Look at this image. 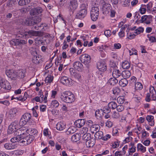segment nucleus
I'll list each match as a JSON object with an SVG mask.
<instances>
[{
    "label": "nucleus",
    "instance_id": "nucleus-39",
    "mask_svg": "<svg viewBox=\"0 0 156 156\" xmlns=\"http://www.w3.org/2000/svg\"><path fill=\"white\" fill-rule=\"evenodd\" d=\"M28 95L27 92H25L24 94V95L23 97L22 96H20L18 97H16L17 100L19 101H25L27 97H28Z\"/></svg>",
    "mask_w": 156,
    "mask_h": 156
},
{
    "label": "nucleus",
    "instance_id": "nucleus-13",
    "mask_svg": "<svg viewBox=\"0 0 156 156\" xmlns=\"http://www.w3.org/2000/svg\"><path fill=\"white\" fill-rule=\"evenodd\" d=\"M80 59L82 62L85 64H87L90 63L91 58L89 55L85 54L81 55Z\"/></svg>",
    "mask_w": 156,
    "mask_h": 156
},
{
    "label": "nucleus",
    "instance_id": "nucleus-56",
    "mask_svg": "<svg viewBox=\"0 0 156 156\" xmlns=\"http://www.w3.org/2000/svg\"><path fill=\"white\" fill-rule=\"evenodd\" d=\"M118 112H121L124 109V107L122 105H119L117 106L116 108Z\"/></svg>",
    "mask_w": 156,
    "mask_h": 156
},
{
    "label": "nucleus",
    "instance_id": "nucleus-25",
    "mask_svg": "<svg viewBox=\"0 0 156 156\" xmlns=\"http://www.w3.org/2000/svg\"><path fill=\"white\" fill-rule=\"evenodd\" d=\"M154 116L151 115H147L146 117V120L149 123V125L152 126L154 125Z\"/></svg>",
    "mask_w": 156,
    "mask_h": 156
},
{
    "label": "nucleus",
    "instance_id": "nucleus-20",
    "mask_svg": "<svg viewBox=\"0 0 156 156\" xmlns=\"http://www.w3.org/2000/svg\"><path fill=\"white\" fill-rule=\"evenodd\" d=\"M86 120L85 119H78L75 122V125L78 128L81 127L85 124Z\"/></svg>",
    "mask_w": 156,
    "mask_h": 156
},
{
    "label": "nucleus",
    "instance_id": "nucleus-21",
    "mask_svg": "<svg viewBox=\"0 0 156 156\" xmlns=\"http://www.w3.org/2000/svg\"><path fill=\"white\" fill-rule=\"evenodd\" d=\"M25 131L23 128H19L15 131V134L16 136H21L22 137L24 136Z\"/></svg>",
    "mask_w": 156,
    "mask_h": 156
},
{
    "label": "nucleus",
    "instance_id": "nucleus-46",
    "mask_svg": "<svg viewBox=\"0 0 156 156\" xmlns=\"http://www.w3.org/2000/svg\"><path fill=\"white\" fill-rule=\"evenodd\" d=\"M21 136H15L12 138L11 140V141L13 143H15L18 142H20V138H21Z\"/></svg>",
    "mask_w": 156,
    "mask_h": 156
},
{
    "label": "nucleus",
    "instance_id": "nucleus-32",
    "mask_svg": "<svg viewBox=\"0 0 156 156\" xmlns=\"http://www.w3.org/2000/svg\"><path fill=\"white\" fill-rule=\"evenodd\" d=\"M131 75V73L129 71L125 70L123 71L122 73V76L126 79L129 78Z\"/></svg>",
    "mask_w": 156,
    "mask_h": 156
},
{
    "label": "nucleus",
    "instance_id": "nucleus-57",
    "mask_svg": "<svg viewBox=\"0 0 156 156\" xmlns=\"http://www.w3.org/2000/svg\"><path fill=\"white\" fill-rule=\"evenodd\" d=\"M131 147L129 149V152L133 153L135 152L136 150V147L134 146V144H131Z\"/></svg>",
    "mask_w": 156,
    "mask_h": 156
},
{
    "label": "nucleus",
    "instance_id": "nucleus-40",
    "mask_svg": "<svg viewBox=\"0 0 156 156\" xmlns=\"http://www.w3.org/2000/svg\"><path fill=\"white\" fill-rule=\"evenodd\" d=\"M143 88V86L142 84L139 82H136L135 85V90H141Z\"/></svg>",
    "mask_w": 156,
    "mask_h": 156
},
{
    "label": "nucleus",
    "instance_id": "nucleus-3",
    "mask_svg": "<svg viewBox=\"0 0 156 156\" xmlns=\"http://www.w3.org/2000/svg\"><path fill=\"white\" fill-rule=\"evenodd\" d=\"M19 122L18 121H15L12 123L9 126L7 130L8 134H11L16 131L20 127Z\"/></svg>",
    "mask_w": 156,
    "mask_h": 156
},
{
    "label": "nucleus",
    "instance_id": "nucleus-4",
    "mask_svg": "<svg viewBox=\"0 0 156 156\" xmlns=\"http://www.w3.org/2000/svg\"><path fill=\"white\" fill-rule=\"evenodd\" d=\"M23 35L24 38H29L31 36H41L42 35V34L41 31L30 30L24 32L23 33Z\"/></svg>",
    "mask_w": 156,
    "mask_h": 156
},
{
    "label": "nucleus",
    "instance_id": "nucleus-29",
    "mask_svg": "<svg viewBox=\"0 0 156 156\" xmlns=\"http://www.w3.org/2000/svg\"><path fill=\"white\" fill-rule=\"evenodd\" d=\"M137 149L138 151H140L143 153H144L146 151V147L140 143H139L137 144Z\"/></svg>",
    "mask_w": 156,
    "mask_h": 156
},
{
    "label": "nucleus",
    "instance_id": "nucleus-22",
    "mask_svg": "<svg viewBox=\"0 0 156 156\" xmlns=\"http://www.w3.org/2000/svg\"><path fill=\"white\" fill-rule=\"evenodd\" d=\"M18 111L17 109L14 108L10 110L9 112V117L10 119H12L14 118L16 115V113Z\"/></svg>",
    "mask_w": 156,
    "mask_h": 156
},
{
    "label": "nucleus",
    "instance_id": "nucleus-1",
    "mask_svg": "<svg viewBox=\"0 0 156 156\" xmlns=\"http://www.w3.org/2000/svg\"><path fill=\"white\" fill-rule=\"evenodd\" d=\"M60 98L62 101L68 103H71L75 100L74 94L72 92L68 91L62 93Z\"/></svg>",
    "mask_w": 156,
    "mask_h": 156
},
{
    "label": "nucleus",
    "instance_id": "nucleus-42",
    "mask_svg": "<svg viewBox=\"0 0 156 156\" xmlns=\"http://www.w3.org/2000/svg\"><path fill=\"white\" fill-rule=\"evenodd\" d=\"M92 139L91 137V134L90 133H86L82 136V139L85 141H87Z\"/></svg>",
    "mask_w": 156,
    "mask_h": 156
},
{
    "label": "nucleus",
    "instance_id": "nucleus-26",
    "mask_svg": "<svg viewBox=\"0 0 156 156\" xmlns=\"http://www.w3.org/2000/svg\"><path fill=\"white\" fill-rule=\"evenodd\" d=\"M95 143L94 140L93 138L87 140L86 142V144L87 147L90 148L94 146Z\"/></svg>",
    "mask_w": 156,
    "mask_h": 156
},
{
    "label": "nucleus",
    "instance_id": "nucleus-36",
    "mask_svg": "<svg viewBox=\"0 0 156 156\" xmlns=\"http://www.w3.org/2000/svg\"><path fill=\"white\" fill-rule=\"evenodd\" d=\"M23 25H25L27 26H32L33 23L31 22L30 17L25 19L23 23H22Z\"/></svg>",
    "mask_w": 156,
    "mask_h": 156
},
{
    "label": "nucleus",
    "instance_id": "nucleus-33",
    "mask_svg": "<svg viewBox=\"0 0 156 156\" xmlns=\"http://www.w3.org/2000/svg\"><path fill=\"white\" fill-rule=\"evenodd\" d=\"M103 136V133L100 131L97 132L95 134L94 136L96 139L102 140Z\"/></svg>",
    "mask_w": 156,
    "mask_h": 156
},
{
    "label": "nucleus",
    "instance_id": "nucleus-45",
    "mask_svg": "<svg viewBox=\"0 0 156 156\" xmlns=\"http://www.w3.org/2000/svg\"><path fill=\"white\" fill-rule=\"evenodd\" d=\"M137 79V78L134 76H132L130 80H129V84L131 86L133 85H135V83H136Z\"/></svg>",
    "mask_w": 156,
    "mask_h": 156
},
{
    "label": "nucleus",
    "instance_id": "nucleus-53",
    "mask_svg": "<svg viewBox=\"0 0 156 156\" xmlns=\"http://www.w3.org/2000/svg\"><path fill=\"white\" fill-rule=\"evenodd\" d=\"M112 91L113 94L116 95H118L120 92V89L117 87L113 88Z\"/></svg>",
    "mask_w": 156,
    "mask_h": 156
},
{
    "label": "nucleus",
    "instance_id": "nucleus-28",
    "mask_svg": "<svg viewBox=\"0 0 156 156\" xmlns=\"http://www.w3.org/2000/svg\"><path fill=\"white\" fill-rule=\"evenodd\" d=\"M66 127L65 125L62 122H58L56 125L57 129L59 131H62Z\"/></svg>",
    "mask_w": 156,
    "mask_h": 156
},
{
    "label": "nucleus",
    "instance_id": "nucleus-47",
    "mask_svg": "<svg viewBox=\"0 0 156 156\" xmlns=\"http://www.w3.org/2000/svg\"><path fill=\"white\" fill-rule=\"evenodd\" d=\"M31 0H20L18 4L20 5H23L27 4L30 2Z\"/></svg>",
    "mask_w": 156,
    "mask_h": 156
},
{
    "label": "nucleus",
    "instance_id": "nucleus-19",
    "mask_svg": "<svg viewBox=\"0 0 156 156\" xmlns=\"http://www.w3.org/2000/svg\"><path fill=\"white\" fill-rule=\"evenodd\" d=\"M42 11V8L38 7L32 10L30 12V14L31 15L37 16L39 14L41 13Z\"/></svg>",
    "mask_w": 156,
    "mask_h": 156
},
{
    "label": "nucleus",
    "instance_id": "nucleus-2",
    "mask_svg": "<svg viewBox=\"0 0 156 156\" xmlns=\"http://www.w3.org/2000/svg\"><path fill=\"white\" fill-rule=\"evenodd\" d=\"M111 8L110 5L109 4L105 3L103 5L102 9L103 11V13H105V14L108 13L109 10H110V16L111 17H115L116 12L114 10H111Z\"/></svg>",
    "mask_w": 156,
    "mask_h": 156
},
{
    "label": "nucleus",
    "instance_id": "nucleus-14",
    "mask_svg": "<svg viewBox=\"0 0 156 156\" xmlns=\"http://www.w3.org/2000/svg\"><path fill=\"white\" fill-rule=\"evenodd\" d=\"M5 73L9 78L13 80L16 79V71L13 69L7 70L6 71Z\"/></svg>",
    "mask_w": 156,
    "mask_h": 156
},
{
    "label": "nucleus",
    "instance_id": "nucleus-54",
    "mask_svg": "<svg viewBox=\"0 0 156 156\" xmlns=\"http://www.w3.org/2000/svg\"><path fill=\"white\" fill-rule=\"evenodd\" d=\"M15 2L14 0H9L7 2L6 6L8 7H11L14 5Z\"/></svg>",
    "mask_w": 156,
    "mask_h": 156
},
{
    "label": "nucleus",
    "instance_id": "nucleus-23",
    "mask_svg": "<svg viewBox=\"0 0 156 156\" xmlns=\"http://www.w3.org/2000/svg\"><path fill=\"white\" fill-rule=\"evenodd\" d=\"M32 16L30 17V18L33 25L38 23L41 21V18L38 17V16Z\"/></svg>",
    "mask_w": 156,
    "mask_h": 156
},
{
    "label": "nucleus",
    "instance_id": "nucleus-15",
    "mask_svg": "<svg viewBox=\"0 0 156 156\" xmlns=\"http://www.w3.org/2000/svg\"><path fill=\"white\" fill-rule=\"evenodd\" d=\"M87 13V9H81L76 14V17L80 19H82L86 16Z\"/></svg>",
    "mask_w": 156,
    "mask_h": 156
},
{
    "label": "nucleus",
    "instance_id": "nucleus-37",
    "mask_svg": "<svg viewBox=\"0 0 156 156\" xmlns=\"http://www.w3.org/2000/svg\"><path fill=\"white\" fill-rule=\"evenodd\" d=\"M128 83V82L127 80L125 78L122 79L120 80L119 82V85L122 87L126 86Z\"/></svg>",
    "mask_w": 156,
    "mask_h": 156
},
{
    "label": "nucleus",
    "instance_id": "nucleus-8",
    "mask_svg": "<svg viewBox=\"0 0 156 156\" xmlns=\"http://www.w3.org/2000/svg\"><path fill=\"white\" fill-rule=\"evenodd\" d=\"M11 88V87L9 82L0 77V90L3 88L6 90H9Z\"/></svg>",
    "mask_w": 156,
    "mask_h": 156
},
{
    "label": "nucleus",
    "instance_id": "nucleus-5",
    "mask_svg": "<svg viewBox=\"0 0 156 156\" xmlns=\"http://www.w3.org/2000/svg\"><path fill=\"white\" fill-rule=\"evenodd\" d=\"M99 9L98 6L92 7L90 11V16L93 21L96 20L98 17Z\"/></svg>",
    "mask_w": 156,
    "mask_h": 156
},
{
    "label": "nucleus",
    "instance_id": "nucleus-18",
    "mask_svg": "<svg viewBox=\"0 0 156 156\" xmlns=\"http://www.w3.org/2000/svg\"><path fill=\"white\" fill-rule=\"evenodd\" d=\"M32 62L34 64H37L42 62L43 61L42 56L39 55L34 56L32 59Z\"/></svg>",
    "mask_w": 156,
    "mask_h": 156
},
{
    "label": "nucleus",
    "instance_id": "nucleus-62",
    "mask_svg": "<svg viewBox=\"0 0 156 156\" xmlns=\"http://www.w3.org/2000/svg\"><path fill=\"white\" fill-rule=\"evenodd\" d=\"M111 31L109 30H107L105 31L104 34L105 35L108 37L110 36L111 35Z\"/></svg>",
    "mask_w": 156,
    "mask_h": 156
},
{
    "label": "nucleus",
    "instance_id": "nucleus-30",
    "mask_svg": "<svg viewBox=\"0 0 156 156\" xmlns=\"http://www.w3.org/2000/svg\"><path fill=\"white\" fill-rule=\"evenodd\" d=\"M26 132L29 133V135L31 134V136L33 135H36L37 134L38 131L37 130L35 129L29 128L26 130Z\"/></svg>",
    "mask_w": 156,
    "mask_h": 156
},
{
    "label": "nucleus",
    "instance_id": "nucleus-55",
    "mask_svg": "<svg viewBox=\"0 0 156 156\" xmlns=\"http://www.w3.org/2000/svg\"><path fill=\"white\" fill-rule=\"evenodd\" d=\"M51 104V106L55 107L57 108L59 105L58 101L56 100H53L52 101Z\"/></svg>",
    "mask_w": 156,
    "mask_h": 156
},
{
    "label": "nucleus",
    "instance_id": "nucleus-9",
    "mask_svg": "<svg viewBox=\"0 0 156 156\" xmlns=\"http://www.w3.org/2000/svg\"><path fill=\"white\" fill-rule=\"evenodd\" d=\"M10 43L11 45L22 46L27 43V41L24 40L14 39L10 41Z\"/></svg>",
    "mask_w": 156,
    "mask_h": 156
},
{
    "label": "nucleus",
    "instance_id": "nucleus-31",
    "mask_svg": "<svg viewBox=\"0 0 156 156\" xmlns=\"http://www.w3.org/2000/svg\"><path fill=\"white\" fill-rule=\"evenodd\" d=\"M121 75H122V73L119 70L115 69L112 72V76L115 78H118Z\"/></svg>",
    "mask_w": 156,
    "mask_h": 156
},
{
    "label": "nucleus",
    "instance_id": "nucleus-12",
    "mask_svg": "<svg viewBox=\"0 0 156 156\" xmlns=\"http://www.w3.org/2000/svg\"><path fill=\"white\" fill-rule=\"evenodd\" d=\"M60 81L62 84L65 85L70 86L73 84L72 80L66 76L62 77L60 78Z\"/></svg>",
    "mask_w": 156,
    "mask_h": 156
},
{
    "label": "nucleus",
    "instance_id": "nucleus-49",
    "mask_svg": "<svg viewBox=\"0 0 156 156\" xmlns=\"http://www.w3.org/2000/svg\"><path fill=\"white\" fill-rule=\"evenodd\" d=\"M53 77L51 75L48 76L45 78V82L46 83H50L53 80Z\"/></svg>",
    "mask_w": 156,
    "mask_h": 156
},
{
    "label": "nucleus",
    "instance_id": "nucleus-41",
    "mask_svg": "<svg viewBox=\"0 0 156 156\" xmlns=\"http://www.w3.org/2000/svg\"><path fill=\"white\" fill-rule=\"evenodd\" d=\"M100 127L99 126L98 124H94L92 125L90 128L91 131L92 133H94V131H99Z\"/></svg>",
    "mask_w": 156,
    "mask_h": 156
},
{
    "label": "nucleus",
    "instance_id": "nucleus-24",
    "mask_svg": "<svg viewBox=\"0 0 156 156\" xmlns=\"http://www.w3.org/2000/svg\"><path fill=\"white\" fill-rule=\"evenodd\" d=\"M74 69L78 71H80L83 68L82 64L79 61H76L73 64Z\"/></svg>",
    "mask_w": 156,
    "mask_h": 156
},
{
    "label": "nucleus",
    "instance_id": "nucleus-27",
    "mask_svg": "<svg viewBox=\"0 0 156 156\" xmlns=\"http://www.w3.org/2000/svg\"><path fill=\"white\" fill-rule=\"evenodd\" d=\"M80 133H76L72 136L71 140L73 142H76L80 140Z\"/></svg>",
    "mask_w": 156,
    "mask_h": 156
},
{
    "label": "nucleus",
    "instance_id": "nucleus-52",
    "mask_svg": "<svg viewBox=\"0 0 156 156\" xmlns=\"http://www.w3.org/2000/svg\"><path fill=\"white\" fill-rule=\"evenodd\" d=\"M101 112H103L105 113H108L111 111L110 108L108 107L104 108L103 109H101Z\"/></svg>",
    "mask_w": 156,
    "mask_h": 156
},
{
    "label": "nucleus",
    "instance_id": "nucleus-6",
    "mask_svg": "<svg viewBox=\"0 0 156 156\" xmlns=\"http://www.w3.org/2000/svg\"><path fill=\"white\" fill-rule=\"evenodd\" d=\"M31 115L28 113H24L22 116L19 122V124L22 126L26 124L31 119Z\"/></svg>",
    "mask_w": 156,
    "mask_h": 156
},
{
    "label": "nucleus",
    "instance_id": "nucleus-7",
    "mask_svg": "<svg viewBox=\"0 0 156 156\" xmlns=\"http://www.w3.org/2000/svg\"><path fill=\"white\" fill-rule=\"evenodd\" d=\"M34 139V137L31 135L27 136L25 137L23 136V137L20 138V143H22L24 145H27L31 143Z\"/></svg>",
    "mask_w": 156,
    "mask_h": 156
},
{
    "label": "nucleus",
    "instance_id": "nucleus-63",
    "mask_svg": "<svg viewBox=\"0 0 156 156\" xmlns=\"http://www.w3.org/2000/svg\"><path fill=\"white\" fill-rule=\"evenodd\" d=\"M88 129L86 127H83L82 129L80 131V133L81 134H85L87 133V132L88 131Z\"/></svg>",
    "mask_w": 156,
    "mask_h": 156
},
{
    "label": "nucleus",
    "instance_id": "nucleus-34",
    "mask_svg": "<svg viewBox=\"0 0 156 156\" xmlns=\"http://www.w3.org/2000/svg\"><path fill=\"white\" fill-rule=\"evenodd\" d=\"M118 82V80L115 78L113 77L110 78L108 81V83L111 85L114 86Z\"/></svg>",
    "mask_w": 156,
    "mask_h": 156
},
{
    "label": "nucleus",
    "instance_id": "nucleus-11",
    "mask_svg": "<svg viewBox=\"0 0 156 156\" xmlns=\"http://www.w3.org/2000/svg\"><path fill=\"white\" fill-rule=\"evenodd\" d=\"M152 17L153 16L151 15L143 16L141 17L140 22L147 24H150L152 21Z\"/></svg>",
    "mask_w": 156,
    "mask_h": 156
},
{
    "label": "nucleus",
    "instance_id": "nucleus-61",
    "mask_svg": "<svg viewBox=\"0 0 156 156\" xmlns=\"http://www.w3.org/2000/svg\"><path fill=\"white\" fill-rule=\"evenodd\" d=\"M120 115L119 112L115 111L112 115L113 117L115 119H118Z\"/></svg>",
    "mask_w": 156,
    "mask_h": 156
},
{
    "label": "nucleus",
    "instance_id": "nucleus-64",
    "mask_svg": "<svg viewBox=\"0 0 156 156\" xmlns=\"http://www.w3.org/2000/svg\"><path fill=\"white\" fill-rule=\"evenodd\" d=\"M113 122L109 120L107 121L106 123V126L108 127H111L113 126Z\"/></svg>",
    "mask_w": 156,
    "mask_h": 156
},
{
    "label": "nucleus",
    "instance_id": "nucleus-48",
    "mask_svg": "<svg viewBox=\"0 0 156 156\" xmlns=\"http://www.w3.org/2000/svg\"><path fill=\"white\" fill-rule=\"evenodd\" d=\"M14 146L11 144L6 143L4 145V147L7 149L10 150L14 148Z\"/></svg>",
    "mask_w": 156,
    "mask_h": 156
},
{
    "label": "nucleus",
    "instance_id": "nucleus-60",
    "mask_svg": "<svg viewBox=\"0 0 156 156\" xmlns=\"http://www.w3.org/2000/svg\"><path fill=\"white\" fill-rule=\"evenodd\" d=\"M147 37L149 40L152 42H154L156 41L155 37L151 36L150 35H147Z\"/></svg>",
    "mask_w": 156,
    "mask_h": 156
},
{
    "label": "nucleus",
    "instance_id": "nucleus-35",
    "mask_svg": "<svg viewBox=\"0 0 156 156\" xmlns=\"http://www.w3.org/2000/svg\"><path fill=\"white\" fill-rule=\"evenodd\" d=\"M76 128L73 126H71L69 127L66 132L67 135L71 134L74 133L76 131Z\"/></svg>",
    "mask_w": 156,
    "mask_h": 156
},
{
    "label": "nucleus",
    "instance_id": "nucleus-43",
    "mask_svg": "<svg viewBox=\"0 0 156 156\" xmlns=\"http://www.w3.org/2000/svg\"><path fill=\"white\" fill-rule=\"evenodd\" d=\"M13 155L14 156H20L21 155L23 151L21 150H17L13 151Z\"/></svg>",
    "mask_w": 156,
    "mask_h": 156
},
{
    "label": "nucleus",
    "instance_id": "nucleus-10",
    "mask_svg": "<svg viewBox=\"0 0 156 156\" xmlns=\"http://www.w3.org/2000/svg\"><path fill=\"white\" fill-rule=\"evenodd\" d=\"M78 6L77 0H70L68 6L69 11L73 12L77 9Z\"/></svg>",
    "mask_w": 156,
    "mask_h": 156
},
{
    "label": "nucleus",
    "instance_id": "nucleus-59",
    "mask_svg": "<svg viewBox=\"0 0 156 156\" xmlns=\"http://www.w3.org/2000/svg\"><path fill=\"white\" fill-rule=\"evenodd\" d=\"M121 3L123 6L126 7L129 3V2L128 0H121Z\"/></svg>",
    "mask_w": 156,
    "mask_h": 156
},
{
    "label": "nucleus",
    "instance_id": "nucleus-58",
    "mask_svg": "<svg viewBox=\"0 0 156 156\" xmlns=\"http://www.w3.org/2000/svg\"><path fill=\"white\" fill-rule=\"evenodd\" d=\"M137 51L136 50H135L134 48H132L129 50V53L130 55H137Z\"/></svg>",
    "mask_w": 156,
    "mask_h": 156
},
{
    "label": "nucleus",
    "instance_id": "nucleus-51",
    "mask_svg": "<svg viewBox=\"0 0 156 156\" xmlns=\"http://www.w3.org/2000/svg\"><path fill=\"white\" fill-rule=\"evenodd\" d=\"M117 101L118 103L122 104L125 101L124 97L123 96H119L117 98Z\"/></svg>",
    "mask_w": 156,
    "mask_h": 156
},
{
    "label": "nucleus",
    "instance_id": "nucleus-50",
    "mask_svg": "<svg viewBox=\"0 0 156 156\" xmlns=\"http://www.w3.org/2000/svg\"><path fill=\"white\" fill-rule=\"evenodd\" d=\"M152 5L153 4L151 2H149L147 4L146 6L147 7V12L149 13H150L152 11L151 8L152 7Z\"/></svg>",
    "mask_w": 156,
    "mask_h": 156
},
{
    "label": "nucleus",
    "instance_id": "nucleus-16",
    "mask_svg": "<svg viewBox=\"0 0 156 156\" xmlns=\"http://www.w3.org/2000/svg\"><path fill=\"white\" fill-rule=\"evenodd\" d=\"M97 67L99 71L102 72L105 71L107 69L106 65L104 62H98L97 64Z\"/></svg>",
    "mask_w": 156,
    "mask_h": 156
},
{
    "label": "nucleus",
    "instance_id": "nucleus-44",
    "mask_svg": "<svg viewBox=\"0 0 156 156\" xmlns=\"http://www.w3.org/2000/svg\"><path fill=\"white\" fill-rule=\"evenodd\" d=\"M108 106L110 108H111L112 109H115L116 108L117 105L116 102L114 101H112L108 104Z\"/></svg>",
    "mask_w": 156,
    "mask_h": 156
},
{
    "label": "nucleus",
    "instance_id": "nucleus-17",
    "mask_svg": "<svg viewBox=\"0 0 156 156\" xmlns=\"http://www.w3.org/2000/svg\"><path fill=\"white\" fill-rule=\"evenodd\" d=\"M26 70L21 69L16 71V78L23 79L26 76Z\"/></svg>",
    "mask_w": 156,
    "mask_h": 156
},
{
    "label": "nucleus",
    "instance_id": "nucleus-38",
    "mask_svg": "<svg viewBox=\"0 0 156 156\" xmlns=\"http://www.w3.org/2000/svg\"><path fill=\"white\" fill-rule=\"evenodd\" d=\"M130 63L127 61H125L122 62V67L123 69H127L130 67Z\"/></svg>",
    "mask_w": 156,
    "mask_h": 156
}]
</instances>
